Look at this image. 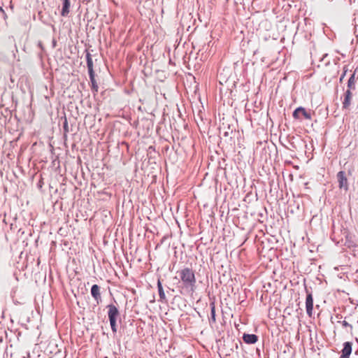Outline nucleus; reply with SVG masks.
<instances>
[{"label":"nucleus","mask_w":358,"mask_h":358,"mask_svg":"<svg viewBox=\"0 0 358 358\" xmlns=\"http://www.w3.org/2000/svg\"><path fill=\"white\" fill-rule=\"evenodd\" d=\"M301 115H302L306 119L310 120L311 119V115L310 113H308L306 109L301 106L296 108L294 111L293 112V117L295 119H300Z\"/></svg>","instance_id":"6"},{"label":"nucleus","mask_w":358,"mask_h":358,"mask_svg":"<svg viewBox=\"0 0 358 358\" xmlns=\"http://www.w3.org/2000/svg\"><path fill=\"white\" fill-rule=\"evenodd\" d=\"M306 308L307 314L311 317L313 309V299L311 293H308L306 299Z\"/></svg>","instance_id":"9"},{"label":"nucleus","mask_w":358,"mask_h":358,"mask_svg":"<svg viewBox=\"0 0 358 358\" xmlns=\"http://www.w3.org/2000/svg\"><path fill=\"white\" fill-rule=\"evenodd\" d=\"M38 46L41 49V50H42V51H43V50H44V46H43V43H42L41 41H39L38 42Z\"/></svg>","instance_id":"23"},{"label":"nucleus","mask_w":358,"mask_h":358,"mask_svg":"<svg viewBox=\"0 0 358 358\" xmlns=\"http://www.w3.org/2000/svg\"><path fill=\"white\" fill-rule=\"evenodd\" d=\"M243 339L245 343L254 344L258 341V336L255 334H244Z\"/></svg>","instance_id":"12"},{"label":"nucleus","mask_w":358,"mask_h":358,"mask_svg":"<svg viewBox=\"0 0 358 358\" xmlns=\"http://www.w3.org/2000/svg\"><path fill=\"white\" fill-rule=\"evenodd\" d=\"M352 352V343L350 342H345L343 344V349L342 350L341 358H349Z\"/></svg>","instance_id":"10"},{"label":"nucleus","mask_w":358,"mask_h":358,"mask_svg":"<svg viewBox=\"0 0 358 358\" xmlns=\"http://www.w3.org/2000/svg\"><path fill=\"white\" fill-rule=\"evenodd\" d=\"M91 295L99 305L101 301L100 287L98 285H93L91 287Z\"/></svg>","instance_id":"8"},{"label":"nucleus","mask_w":358,"mask_h":358,"mask_svg":"<svg viewBox=\"0 0 358 358\" xmlns=\"http://www.w3.org/2000/svg\"><path fill=\"white\" fill-rule=\"evenodd\" d=\"M341 324L344 327H350V329L352 328V326L351 324H350L348 322H346L345 320H343L341 322Z\"/></svg>","instance_id":"21"},{"label":"nucleus","mask_w":358,"mask_h":358,"mask_svg":"<svg viewBox=\"0 0 358 358\" xmlns=\"http://www.w3.org/2000/svg\"><path fill=\"white\" fill-rule=\"evenodd\" d=\"M62 8L61 10V15L63 17L68 16L70 12V0H62Z\"/></svg>","instance_id":"13"},{"label":"nucleus","mask_w":358,"mask_h":358,"mask_svg":"<svg viewBox=\"0 0 358 358\" xmlns=\"http://www.w3.org/2000/svg\"><path fill=\"white\" fill-rule=\"evenodd\" d=\"M6 334V331L3 325V324L0 322V341H2L4 335Z\"/></svg>","instance_id":"18"},{"label":"nucleus","mask_w":358,"mask_h":358,"mask_svg":"<svg viewBox=\"0 0 358 358\" xmlns=\"http://www.w3.org/2000/svg\"><path fill=\"white\" fill-rule=\"evenodd\" d=\"M355 74L352 73L348 81V87L349 88L348 90L355 88Z\"/></svg>","instance_id":"15"},{"label":"nucleus","mask_w":358,"mask_h":358,"mask_svg":"<svg viewBox=\"0 0 358 358\" xmlns=\"http://www.w3.org/2000/svg\"><path fill=\"white\" fill-rule=\"evenodd\" d=\"M162 94H163V96H164V99H167V97H166V94L165 92H163V93L162 92Z\"/></svg>","instance_id":"25"},{"label":"nucleus","mask_w":358,"mask_h":358,"mask_svg":"<svg viewBox=\"0 0 358 358\" xmlns=\"http://www.w3.org/2000/svg\"><path fill=\"white\" fill-rule=\"evenodd\" d=\"M158 294H159L160 299L162 301H165L166 300V295H165V293H164V292L163 290L161 282H159V280H158Z\"/></svg>","instance_id":"14"},{"label":"nucleus","mask_w":358,"mask_h":358,"mask_svg":"<svg viewBox=\"0 0 358 358\" xmlns=\"http://www.w3.org/2000/svg\"><path fill=\"white\" fill-rule=\"evenodd\" d=\"M148 157L155 156V148L153 146H150L148 150Z\"/></svg>","instance_id":"19"},{"label":"nucleus","mask_w":358,"mask_h":358,"mask_svg":"<svg viewBox=\"0 0 358 358\" xmlns=\"http://www.w3.org/2000/svg\"><path fill=\"white\" fill-rule=\"evenodd\" d=\"M16 52H17V48L13 36H8L0 43V54L6 59H14Z\"/></svg>","instance_id":"1"},{"label":"nucleus","mask_w":358,"mask_h":358,"mask_svg":"<svg viewBox=\"0 0 358 358\" xmlns=\"http://www.w3.org/2000/svg\"><path fill=\"white\" fill-rule=\"evenodd\" d=\"M3 8L0 6V12H3Z\"/></svg>","instance_id":"26"},{"label":"nucleus","mask_w":358,"mask_h":358,"mask_svg":"<svg viewBox=\"0 0 358 358\" xmlns=\"http://www.w3.org/2000/svg\"><path fill=\"white\" fill-rule=\"evenodd\" d=\"M155 296H153L152 299H151L149 301V303L147 305V308L149 309V310L150 312V315H149V317L152 320V322H154V319L156 317V316L155 315V312H154V310H155ZM149 325H150L152 334H153V324L151 323V324H149ZM151 336H153V334H151Z\"/></svg>","instance_id":"7"},{"label":"nucleus","mask_w":358,"mask_h":358,"mask_svg":"<svg viewBox=\"0 0 358 358\" xmlns=\"http://www.w3.org/2000/svg\"><path fill=\"white\" fill-rule=\"evenodd\" d=\"M345 75V71L343 73V74L341 76V77L340 78V81L341 82L343 80V79L344 78V76Z\"/></svg>","instance_id":"24"},{"label":"nucleus","mask_w":358,"mask_h":358,"mask_svg":"<svg viewBox=\"0 0 358 358\" xmlns=\"http://www.w3.org/2000/svg\"><path fill=\"white\" fill-rule=\"evenodd\" d=\"M148 164L150 166V169H155V166L157 164L155 156L148 157Z\"/></svg>","instance_id":"16"},{"label":"nucleus","mask_w":358,"mask_h":358,"mask_svg":"<svg viewBox=\"0 0 358 358\" xmlns=\"http://www.w3.org/2000/svg\"><path fill=\"white\" fill-rule=\"evenodd\" d=\"M63 129L64 134V135H66V134L69 132V125L66 118L64 119V121L63 122Z\"/></svg>","instance_id":"20"},{"label":"nucleus","mask_w":358,"mask_h":358,"mask_svg":"<svg viewBox=\"0 0 358 358\" xmlns=\"http://www.w3.org/2000/svg\"><path fill=\"white\" fill-rule=\"evenodd\" d=\"M86 61H87V66L88 69V73L90 76V80L92 85V91L95 95L98 92V85L95 80V73L93 69V61L92 58L91 54L87 50H86Z\"/></svg>","instance_id":"4"},{"label":"nucleus","mask_w":358,"mask_h":358,"mask_svg":"<svg viewBox=\"0 0 358 358\" xmlns=\"http://www.w3.org/2000/svg\"><path fill=\"white\" fill-rule=\"evenodd\" d=\"M38 186H39V187H42V186H41V183H39V184H38Z\"/></svg>","instance_id":"27"},{"label":"nucleus","mask_w":358,"mask_h":358,"mask_svg":"<svg viewBox=\"0 0 358 358\" xmlns=\"http://www.w3.org/2000/svg\"><path fill=\"white\" fill-rule=\"evenodd\" d=\"M340 358H341V357H340Z\"/></svg>","instance_id":"29"},{"label":"nucleus","mask_w":358,"mask_h":358,"mask_svg":"<svg viewBox=\"0 0 358 358\" xmlns=\"http://www.w3.org/2000/svg\"><path fill=\"white\" fill-rule=\"evenodd\" d=\"M38 186H39V187H42V186H41V183H39V184H38Z\"/></svg>","instance_id":"28"},{"label":"nucleus","mask_w":358,"mask_h":358,"mask_svg":"<svg viewBox=\"0 0 358 358\" xmlns=\"http://www.w3.org/2000/svg\"><path fill=\"white\" fill-rule=\"evenodd\" d=\"M352 92L350 90H347L345 92V97L343 101V108L347 109L349 108L351 103Z\"/></svg>","instance_id":"11"},{"label":"nucleus","mask_w":358,"mask_h":358,"mask_svg":"<svg viewBox=\"0 0 358 358\" xmlns=\"http://www.w3.org/2000/svg\"><path fill=\"white\" fill-rule=\"evenodd\" d=\"M210 306V318L213 322H215V306L214 303H211Z\"/></svg>","instance_id":"17"},{"label":"nucleus","mask_w":358,"mask_h":358,"mask_svg":"<svg viewBox=\"0 0 358 358\" xmlns=\"http://www.w3.org/2000/svg\"><path fill=\"white\" fill-rule=\"evenodd\" d=\"M106 308L112 331L115 334L117 330V320L121 321L120 313L117 307L113 303L107 305Z\"/></svg>","instance_id":"3"},{"label":"nucleus","mask_w":358,"mask_h":358,"mask_svg":"<svg viewBox=\"0 0 358 358\" xmlns=\"http://www.w3.org/2000/svg\"><path fill=\"white\" fill-rule=\"evenodd\" d=\"M0 15H1V17L4 20H6L7 19V17H8V16H7L6 12L4 11V10H3V12H0Z\"/></svg>","instance_id":"22"},{"label":"nucleus","mask_w":358,"mask_h":358,"mask_svg":"<svg viewBox=\"0 0 358 358\" xmlns=\"http://www.w3.org/2000/svg\"><path fill=\"white\" fill-rule=\"evenodd\" d=\"M179 275L185 287L191 292H194L196 278L193 271L189 268H185L179 271Z\"/></svg>","instance_id":"2"},{"label":"nucleus","mask_w":358,"mask_h":358,"mask_svg":"<svg viewBox=\"0 0 358 358\" xmlns=\"http://www.w3.org/2000/svg\"><path fill=\"white\" fill-rule=\"evenodd\" d=\"M337 179L338 181L339 188L344 189L345 190H348V179L345 176V173L343 171H339L337 173Z\"/></svg>","instance_id":"5"}]
</instances>
